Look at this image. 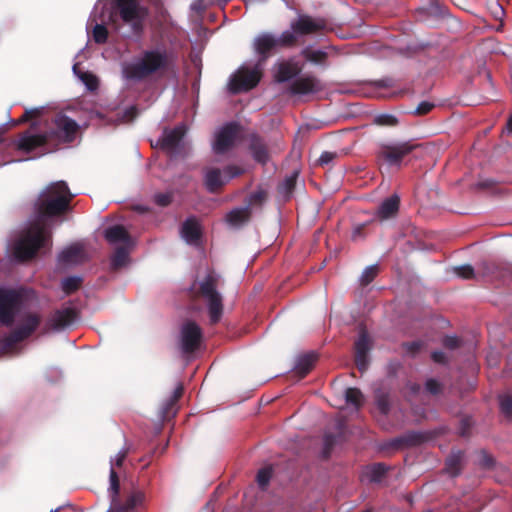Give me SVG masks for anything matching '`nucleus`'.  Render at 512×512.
Returning a JSON list of instances; mask_svg holds the SVG:
<instances>
[{"label":"nucleus","instance_id":"30","mask_svg":"<svg viewBox=\"0 0 512 512\" xmlns=\"http://www.w3.org/2000/svg\"><path fill=\"white\" fill-rule=\"evenodd\" d=\"M129 261V246H118L110 260L111 270L117 271L124 267Z\"/></svg>","mask_w":512,"mask_h":512},{"label":"nucleus","instance_id":"59","mask_svg":"<svg viewBox=\"0 0 512 512\" xmlns=\"http://www.w3.org/2000/svg\"><path fill=\"white\" fill-rule=\"evenodd\" d=\"M224 171L228 173V179H232L243 173V170L241 168L234 165L227 166Z\"/></svg>","mask_w":512,"mask_h":512},{"label":"nucleus","instance_id":"60","mask_svg":"<svg viewBox=\"0 0 512 512\" xmlns=\"http://www.w3.org/2000/svg\"><path fill=\"white\" fill-rule=\"evenodd\" d=\"M431 357L434 362L439 364H445L447 363V356L443 351H434L431 354Z\"/></svg>","mask_w":512,"mask_h":512},{"label":"nucleus","instance_id":"15","mask_svg":"<svg viewBox=\"0 0 512 512\" xmlns=\"http://www.w3.org/2000/svg\"><path fill=\"white\" fill-rule=\"evenodd\" d=\"M78 317V311L72 307L56 310L48 321L51 329L59 331L70 326Z\"/></svg>","mask_w":512,"mask_h":512},{"label":"nucleus","instance_id":"45","mask_svg":"<svg viewBox=\"0 0 512 512\" xmlns=\"http://www.w3.org/2000/svg\"><path fill=\"white\" fill-rule=\"evenodd\" d=\"M272 477V469L270 467H264L260 469L257 473V483L258 485L264 489L270 482Z\"/></svg>","mask_w":512,"mask_h":512},{"label":"nucleus","instance_id":"53","mask_svg":"<svg viewBox=\"0 0 512 512\" xmlns=\"http://www.w3.org/2000/svg\"><path fill=\"white\" fill-rule=\"evenodd\" d=\"M425 387L426 390L433 395L439 394L442 388L441 384L437 380L432 378L426 381Z\"/></svg>","mask_w":512,"mask_h":512},{"label":"nucleus","instance_id":"64","mask_svg":"<svg viewBox=\"0 0 512 512\" xmlns=\"http://www.w3.org/2000/svg\"><path fill=\"white\" fill-rule=\"evenodd\" d=\"M506 129L509 134H512V114L507 121Z\"/></svg>","mask_w":512,"mask_h":512},{"label":"nucleus","instance_id":"34","mask_svg":"<svg viewBox=\"0 0 512 512\" xmlns=\"http://www.w3.org/2000/svg\"><path fill=\"white\" fill-rule=\"evenodd\" d=\"M109 482L110 486L108 491L111 502H115L120 495V480L116 470L113 467L110 468Z\"/></svg>","mask_w":512,"mask_h":512},{"label":"nucleus","instance_id":"19","mask_svg":"<svg viewBox=\"0 0 512 512\" xmlns=\"http://www.w3.org/2000/svg\"><path fill=\"white\" fill-rule=\"evenodd\" d=\"M429 438L430 437L427 433L420 431H408L403 435L393 439L390 443V446L395 449L415 447L428 441Z\"/></svg>","mask_w":512,"mask_h":512},{"label":"nucleus","instance_id":"35","mask_svg":"<svg viewBox=\"0 0 512 512\" xmlns=\"http://www.w3.org/2000/svg\"><path fill=\"white\" fill-rule=\"evenodd\" d=\"M82 284V278L78 276L66 277L61 282V288L66 295H71L77 291Z\"/></svg>","mask_w":512,"mask_h":512},{"label":"nucleus","instance_id":"38","mask_svg":"<svg viewBox=\"0 0 512 512\" xmlns=\"http://www.w3.org/2000/svg\"><path fill=\"white\" fill-rule=\"evenodd\" d=\"M499 269V264L492 260H484L479 264V271L483 276L499 277L502 275Z\"/></svg>","mask_w":512,"mask_h":512},{"label":"nucleus","instance_id":"54","mask_svg":"<svg viewBox=\"0 0 512 512\" xmlns=\"http://www.w3.org/2000/svg\"><path fill=\"white\" fill-rule=\"evenodd\" d=\"M84 83L86 84L89 90H95L98 87V79L95 75L91 73H85L82 77Z\"/></svg>","mask_w":512,"mask_h":512},{"label":"nucleus","instance_id":"32","mask_svg":"<svg viewBox=\"0 0 512 512\" xmlns=\"http://www.w3.org/2000/svg\"><path fill=\"white\" fill-rule=\"evenodd\" d=\"M345 401L347 404L359 409L364 404V395L360 389L349 387L345 390Z\"/></svg>","mask_w":512,"mask_h":512},{"label":"nucleus","instance_id":"11","mask_svg":"<svg viewBox=\"0 0 512 512\" xmlns=\"http://www.w3.org/2000/svg\"><path fill=\"white\" fill-rule=\"evenodd\" d=\"M240 131V125L236 122H230L224 125L216 134L213 143V150L216 154H224L229 151L235 143Z\"/></svg>","mask_w":512,"mask_h":512},{"label":"nucleus","instance_id":"42","mask_svg":"<svg viewBox=\"0 0 512 512\" xmlns=\"http://www.w3.org/2000/svg\"><path fill=\"white\" fill-rule=\"evenodd\" d=\"M379 273V267L378 265H371L365 268L363 271L360 282L362 286L369 285L378 275Z\"/></svg>","mask_w":512,"mask_h":512},{"label":"nucleus","instance_id":"27","mask_svg":"<svg viewBox=\"0 0 512 512\" xmlns=\"http://www.w3.org/2000/svg\"><path fill=\"white\" fill-rule=\"evenodd\" d=\"M251 217L249 207L235 208L226 215V221L232 227H240L247 223Z\"/></svg>","mask_w":512,"mask_h":512},{"label":"nucleus","instance_id":"16","mask_svg":"<svg viewBox=\"0 0 512 512\" xmlns=\"http://www.w3.org/2000/svg\"><path fill=\"white\" fill-rule=\"evenodd\" d=\"M41 321L42 317L40 314L27 312L22 316L19 325L14 330L17 335L26 340L38 329Z\"/></svg>","mask_w":512,"mask_h":512},{"label":"nucleus","instance_id":"33","mask_svg":"<svg viewBox=\"0 0 512 512\" xmlns=\"http://www.w3.org/2000/svg\"><path fill=\"white\" fill-rule=\"evenodd\" d=\"M389 468L384 463H375L368 467V477L371 482L379 483L388 472Z\"/></svg>","mask_w":512,"mask_h":512},{"label":"nucleus","instance_id":"50","mask_svg":"<svg viewBox=\"0 0 512 512\" xmlns=\"http://www.w3.org/2000/svg\"><path fill=\"white\" fill-rule=\"evenodd\" d=\"M423 346L424 344L422 341H412L403 344L404 349L411 355L417 354Z\"/></svg>","mask_w":512,"mask_h":512},{"label":"nucleus","instance_id":"44","mask_svg":"<svg viewBox=\"0 0 512 512\" xmlns=\"http://www.w3.org/2000/svg\"><path fill=\"white\" fill-rule=\"evenodd\" d=\"M93 39L97 44H104L108 39V30L103 24H96L93 28Z\"/></svg>","mask_w":512,"mask_h":512},{"label":"nucleus","instance_id":"5","mask_svg":"<svg viewBox=\"0 0 512 512\" xmlns=\"http://www.w3.org/2000/svg\"><path fill=\"white\" fill-rule=\"evenodd\" d=\"M420 147V144L412 141H404L397 143H380L375 150V161L380 169L383 167L400 168L403 159Z\"/></svg>","mask_w":512,"mask_h":512},{"label":"nucleus","instance_id":"18","mask_svg":"<svg viewBox=\"0 0 512 512\" xmlns=\"http://www.w3.org/2000/svg\"><path fill=\"white\" fill-rule=\"evenodd\" d=\"M181 237L190 245H197L202 238V229L195 216L188 217L181 225Z\"/></svg>","mask_w":512,"mask_h":512},{"label":"nucleus","instance_id":"31","mask_svg":"<svg viewBox=\"0 0 512 512\" xmlns=\"http://www.w3.org/2000/svg\"><path fill=\"white\" fill-rule=\"evenodd\" d=\"M22 341L24 340L16 334V331L12 330L8 335L0 339V352L9 353Z\"/></svg>","mask_w":512,"mask_h":512},{"label":"nucleus","instance_id":"6","mask_svg":"<svg viewBox=\"0 0 512 512\" xmlns=\"http://www.w3.org/2000/svg\"><path fill=\"white\" fill-rule=\"evenodd\" d=\"M80 131L79 124L72 118L62 112L55 114L51 120L49 128L46 130V136L49 145L59 146L74 142Z\"/></svg>","mask_w":512,"mask_h":512},{"label":"nucleus","instance_id":"43","mask_svg":"<svg viewBox=\"0 0 512 512\" xmlns=\"http://www.w3.org/2000/svg\"><path fill=\"white\" fill-rule=\"evenodd\" d=\"M373 122L378 126L388 127L397 126L399 123L397 117L392 114H379L374 118Z\"/></svg>","mask_w":512,"mask_h":512},{"label":"nucleus","instance_id":"8","mask_svg":"<svg viewBox=\"0 0 512 512\" xmlns=\"http://www.w3.org/2000/svg\"><path fill=\"white\" fill-rule=\"evenodd\" d=\"M219 276L211 272L199 286V295L206 299L211 324H217L223 315V298L217 291Z\"/></svg>","mask_w":512,"mask_h":512},{"label":"nucleus","instance_id":"20","mask_svg":"<svg viewBox=\"0 0 512 512\" xmlns=\"http://www.w3.org/2000/svg\"><path fill=\"white\" fill-rule=\"evenodd\" d=\"M145 494L140 490L133 491L126 498L124 503H121L119 497L115 502H111V512H132L136 507L144 503Z\"/></svg>","mask_w":512,"mask_h":512},{"label":"nucleus","instance_id":"40","mask_svg":"<svg viewBox=\"0 0 512 512\" xmlns=\"http://www.w3.org/2000/svg\"><path fill=\"white\" fill-rule=\"evenodd\" d=\"M301 54L305 57V59L314 63H323L328 57V54L324 51H313L309 48L303 49Z\"/></svg>","mask_w":512,"mask_h":512},{"label":"nucleus","instance_id":"41","mask_svg":"<svg viewBox=\"0 0 512 512\" xmlns=\"http://www.w3.org/2000/svg\"><path fill=\"white\" fill-rule=\"evenodd\" d=\"M499 405L501 413L509 420H512V396L501 395L499 396Z\"/></svg>","mask_w":512,"mask_h":512},{"label":"nucleus","instance_id":"47","mask_svg":"<svg viewBox=\"0 0 512 512\" xmlns=\"http://www.w3.org/2000/svg\"><path fill=\"white\" fill-rule=\"evenodd\" d=\"M455 273L457 276L467 280L475 277L474 268L469 264L455 267Z\"/></svg>","mask_w":512,"mask_h":512},{"label":"nucleus","instance_id":"55","mask_svg":"<svg viewBox=\"0 0 512 512\" xmlns=\"http://www.w3.org/2000/svg\"><path fill=\"white\" fill-rule=\"evenodd\" d=\"M335 443V436L333 434H326L324 436V450L323 454L324 457L327 458L330 454V451L332 450Z\"/></svg>","mask_w":512,"mask_h":512},{"label":"nucleus","instance_id":"56","mask_svg":"<svg viewBox=\"0 0 512 512\" xmlns=\"http://www.w3.org/2000/svg\"><path fill=\"white\" fill-rule=\"evenodd\" d=\"M435 107V105L428 101H423L419 103L415 110V114L417 115H426Z\"/></svg>","mask_w":512,"mask_h":512},{"label":"nucleus","instance_id":"22","mask_svg":"<svg viewBox=\"0 0 512 512\" xmlns=\"http://www.w3.org/2000/svg\"><path fill=\"white\" fill-rule=\"evenodd\" d=\"M186 129L180 125L173 129L164 130L162 138L159 140V146L166 151H173L185 136Z\"/></svg>","mask_w":512,"mask_h":512},{"label":"nucleus","instance_id":"63","mask_svg":"<svg viewBox=\"0 0 512 512\" xmlns=\"http://www.w3.org/2000/svg\"><path fill=\"white\" fill-rule=\"evenodd\" d=\"M376 85L378 87H382V88H386V87H390L391 86L390 80H388V79L379 80V81L376 82Z\"/></svg>","mask_w":512,"mask_h":512},{"label":"nucleus","instance_id":"26","mask_svg":"<svg viewBox=\"0 0 512 512\" xmlns=\"http://www.w3.org/2000/svg\"><path fill=\"white\" fill-rule=\"evenodd\" d=\"M226 183L219 168L206 169L204 176V184L210 193L219 191Z\"/></svg>","mask_w":512,"mask_h":512},{"label":"nucleus","instance_id":"12","mask_svg":"<svg viewBox=\"0 0 512 512\" xmlns=\"http://www.w3.org/2000/svg\"><path fill=\"white\" fill-rule=\"evenodd\" d=\"M248 149L255 162L266 165L270 160V152L266 141L257 133H251L246 138Z\"/></svg>","mask_w":512,"mask_h":512},{"label":"nucleus","instance_id":"57","mask_svg":"<svg viewBox=\"0 0 512 512\" xmlns=\"http://www.w3.org/2000/svg\"><path fill=\"white\" fill-rule=\"evenodd\" d=\"M444 347L454 350L460 346V340L456 336H445L443 339Z\"/></svg>","mask_w":512,"mask_h":512},{"label":"nucleus","instance_id":"48","mask_svg":"<svg viewBox=\"0 0 512 512\" xmlns=\"http://www.w3.org/2000/svg\"><path fill=\"white\" fill-rule=\"evenodd\" d=\"M183 391H184L183 386L181 384H179L176 387V389L174 390L173 395L170 397V399L166 405V408H165L166 414L169 413V409L172 408L177 403V401L182 397Z\"/></svg>","mask_w":512,"mask_h":512},{"label":"nucleus","instance_id":"10","mask_svg":"<svg viewBox=\"0 0 512 512\" xmlns=\"http://www.w3.org/2000/svg\"><path fill=\"white\" fill-rule=\"evenodd\" d=\"M180 336L182 351L191 354L199 349L203 333L201 327L195 321L188 320L182 325Z\"/></svg>","mask_w":512,"mask_h":512},{"label":"nucleus","instance_id":"28","mask_svg":"<svg viewBox=\"0 0 512 512\" xmlns=\"http://www.w3.org/2000/svg\"><path fill=\"white\" fill-rule=\"evenodd\" d=\"M463 457L464 453L461 450L453 451L448 456L445 462V470L450 476L456 477L461 473Z\"/></svg>","mask_w":512,"mask_h":512},{"label":"nucleus","instance_id":"61","mask_svg":"<svg viewBox=\"0 0 512 512\" xmlns=\"http://www.w3.org/2000/svg\"><path fill=\"white\" fill-rule=\"evenodd\" d=\"M40 114L38 109L26 110L23 116L21 117V122H26L34 117H37Z\"/></svg>","mask_w":512,"mask_h":512},{"label":"nucleus","instance_id":"1","mask_svg":"<svg viewBox=\"0 0 512 512\" xmlns=\"http://www.w3.org/2000/svg\"><path fill=\"white\" fill-rule=\"evenodd\" d=\"M73 198L65 181L52 182L41 190L33 204L36 220L23 229L13 243L12 254L16 261H30L40 249L50 244L51 234L45 222L70 212Z\"/></svg>","mask_w":512,"mask_h":512},{"label":"nucleus","instance_id":"7","mask_svg":"<svg viewBox=\"0 0 512 512\" xmlns=\"http://www.w3.org/2000/svg\"><path fill=\"white\" fill-rule=\"evenodd\" d=\"M116 15H119L124 23L131 24L135 33H140L143 29L142 22L147 15V9L141 6L138 0H114L109 20L115 22Z\"/></svg>","mask_w":512,"mask_h":512},{"label":"nucleus","instance_id":"3","mask_svg":"<svg viewBox=\"0 0 512 512\" xmlns=\"http://www.w3.org/2000/svg\"><path fill=\"white\" fill-rule=\"evenodd\" d=\"M174 55L165 48H152L142 51L140 56L123 68L128 80L144 81L151 77H162L174 66Z\"/></svg>","mask_w":512,"mask_h":512},{"label":"nucleus","instance_id":"23","mask_svg":"<svg viewBox=\"0 0 512 512\" xmlns=\"http://www.w3.org/2000/svg\"><path fill=\"white\" fill-rule=\"evenodd\" d=\"M399 207L400 197L397 194H393L382 201L376 211V216L382 221L393 218L397 215Z\"/></svg>","mask_w":512,"mask_h":512},{"label":"nucleus","instance_id":"25","mask_svg":"<svg viewBox=\"0 0 512 512\" xmlns=\"http://www.w3.org/2000/svg\"><path fill=\"white\" fill-rule=\"evenodd\" d=\"M317 361V355L314 353H308L298 357L296 364L293 368V373L298 379L306 377L313 369Z\"/></svg>","mask_w":512,"mask_h":512},{"label":"nucleus","instance_id":"17","mask_svg":"<svg viewBox=\"0 0 512 512\" xmlns=\"http://www.w3.org/2000/svg\"><path fill=\"white\" fill-rule=\"evenodd\" d=\"M47 144H49V141L46 133L31 134L29 131H26L19 136L16 146L18 150L30 153Z\"/></svg>","mask_w":512,"mask_h":512},{"label":"nucleus","instance_id":"51","mask_svg":"<svg viewBox=\"0 0 512 512\" xmlns=\"http://www.w3.org/2000/svg\"><path fill=\"white\" fill-rule=\"evenodd\" d=\"M494 463L495 460L490 454H488L486 451L481 452L479 464L482 468L490 469L493 467Z\"/></svg>","mask_w":512,"mask_h":512},{"label":"nucleus","instance_id":"49","mask_svg":"<svg viewBox=\"0 0 512 512\" xmlns=\"http://www.w3.org/2000/svg\"><path fill=\"white\" fill-rule=\"evenodd\" d=\"M127 455L128 449H122L121 451H119L115 458L111 459L110 461L111 468L113 467L115 469V467H122Z\"/></svg>","mask_w":512,"mask_h":512},{"label":"nucleus","instance_id":"58","mask_svg":"<svg viewBox=\"0 0 512 512\" xmlns=\"http://www.w3.org/2000/svg\"><path fill=\"white\" fill-rule=\"evenodd\" d=\"M267 198V193L263 190L256 191L251 194L250 202L252 204H262Z\"/></svg>","mask_w":512,"mask_h":512},{"label":"nucleus","instance_id":"29","mask_svg":"<svg viewBox=\"0 0 512 512\" xmlns=\"http://www.w3.org/2000/svg\"><path fill=\"white\" fill-rule=\"evenodd\" d=\"M82 258L83 250L77 245H72L59 254L58 261L61 264H78L82 261Z\"/></svg>","mask_w":512,"mask_h":512},{"label":"nucleus","instance_id":"9","mask_svg":"<svg viewBox=\"0 0 512 512\" xmlns=\"http://www.w3.org/2000/svg\"><path fill=\"white\" fill-rule=\"evenodd\" d=\"M262 78L261 66L256 64L253 69L240 67L231 77L228 89L232 94L247 92L255 88Z\"/></svg>","mask_w":512,"mask_h":512},{"label":"nucleus","instance_id":"21","mask_svg":"<svg viewBox=\"0 0 512 512\" xmlns=\"http://www.w3.org/2000/svg\"><path fill=\"white\" fill-rule=\"evenodd\" d=\"M301 71L302 68L297 62L292 59L285 60L277 64L274 79L277 83H284L299 75Z\"/></svg>","mask_w":512,"mask_h":512},{"label":"nucleus","instance_id":"36","mask_svg":"<svg viewBox=\"0 0 512 512\" xmlns=\"http://www.w3.org/2000/svg\"><path fill=\"white\" fill-rule=\"evenodd\" d=\"M375 403L377 409L382 415H388L391 409L390 397L387 393L378 391L375 394Z\"/></svg>","mask_w":512,"mask_h":512},{"label":"nucleus","instance_id":"52","mask_svg":"<svg viewBox=\"0 0 512 512\" xmlns=\"http://www.w3.org/2000/svg\"><path fill=\"white\" fill-rule=\"evenodd\" d=\"M336 157H337L336 152L324 151V152H322V154L320 155V157L318 159V164L320 166H326V165L330 164Z\"/></svg>","mask_w":512,"mask_h":512},{"label":"nucleus","instance_id":"46","mask_svg":"<svg viewBox=\"0 0 512 512\" xmlns=\"http://www.w3.org/2000/svg\"><path fill=\"white\" fill-rule=\"evenodd\" d=\"M173 192L156 193L154 195V202L160 207H167L172 203Z\"/></svg>","mask_w":512,"mask_h":512},{"label":"nucleus","instance_id":"39","mask_svg":"<svg viewBox=\"0 0 512 512\" xmlns=\"http://www.w3.org/2000/svg\"><path fill=\"white\" fill-rule=\"evenodd\" d=\"M298 173L294 172L292 175L285 178L282 184L279 185V192L289 197L296 186Z\"/></svg>","mask_w":512,"mask_h":512},{"label":"nucleus","instance_id":"14","mask_svg":"<svg viewBox=\"0 0 512 512\" xmlns=\"http://www.w3.org/2000/svg\"><path fill=\"white\" fill-rule=\"evenodd\" d=\"M322 85L315 76L307 75L295 79L288 87V92L291 95H307L319 92Z\"/></svg>","mask_w":512,"mask_h":512},{"label":"nucleus","instance_id":"62","mask_svg":"<svg viewBox=\"0 0 512 512\" xmlns=\"http://www.w3.org/2000/svg\"><path fill=\"white\" fill-rule=\"evenodd\" d=\"M468 429H469L468 420H463L462 423H461L460 435L461 436H467L468 435Z\"/></svg>","mask_w":512,"mask_h":512},{"label":"nucleus","instance_id":"2","mask_svg":"<svg viewBox=\"0 0 512 512\" xmlns=\"http://www.w3.org/2000/svg\"><path fill=\"white\" fill-rule=\"evenodd\" d=\"M325 28L324 19L300 15L290 23V30L283 31L279 37L271 33L258 35L253 42L254 51L259 56L257 64L262 66L278 48H293L298 45L299 37L318 33Z\"/></svg>","mask_w":512,"mask_h":512},{"label":"nucleus","instance_id":"13","mask_svg":"<svg viewBox=\"0 0 512 512\" xmlns=\"http://www.w3.org/2000/svg\"><path fill=\"white\" fill-rule=\"evenodd\" d=\"M371 349V340L365 329H361L355 342V364L359 371L364 372L369 364L368 353Z\"/></svg>","mask_w":512,"mask_h":512},{"label":"nucleus","instance_id":"37","mask_svg":"<svg viewBox=\"0 0 512 512\" xmlns=\"http://www.w3.org/2000/svg\"><path fill=\"white\" fill-rule=\"evenodd\" d=\"M374 223V220H369L364 223H359L353 226L352 232H351V240L353 242L363 241L365 240L368 232V227Z\"/></svg>","mask_w":512,"mask_h":512},{"label":"nucleus","instance_id":"24","mask_svg":"<svg viewBox=\"0 0 512 512\" xmlns=\"http://www.w3.org/2000/svg\"><path fill=\"white\" fill-rule=\"evenodd\" d=\"M105 239L111 243H123L122 246H131L132 239L129 232L122 225H113L108 227L104 232Z\"/></svg>","mask_w":512,"mask_h":512},{"label":"nucleus","instance_id":"4","mask_svg":"<svg viewBox=\"0 0 512 512\" xmlns=\"http://www.w3.org/2000/svg\"><path fill=\"white\" fill-rule=\"evenodd\" d=\"M36 299V292L31 288L0 287V324L11 327L20 310Z\"/></svg>","mask_w":512,"mask_h":512}]
</instances>
